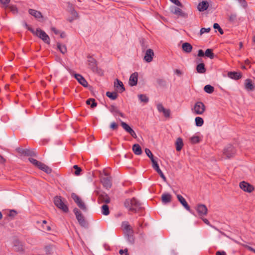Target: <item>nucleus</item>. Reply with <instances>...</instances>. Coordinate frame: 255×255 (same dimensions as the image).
<instances>
[{
  "mask_svg": "<svg viewBox=\"0 0 255 255\" xmlns=\"http://www.w3.org/2000/svg\"><path fill=\"white\" fill-rule=\"evenodd\" d=\"M124 207L128 209V212L136 213L141 212L144 209L142 204L135 197L127 199L124 203Z\"/></svg>",
  "mask_w": 255,
  "mask_h": 255,
  "instance_id": "nucleus-1",
  "label": "nucleus"
},
{
  "mask_svg": "<svg viewBox=\"0 0 255 255\" xmlns=\"http://www.w3.org/2000/svg\"><path fill=\"white\" fill-rule=\"evenodd\" d=\"M122 227L123 228L125 238L129 243L133 244L134 242V238L132 228L127 221L123 222Z\"/></svg>",
  "mask_w": 255,
  "mask_h": 255,
  "instance_id": "nucleus-2",
  "label": "nucleus"
},
{
  "mask_svg": "<svg viewBox=\"0 0 255 255\" xmlns=\"http://www.w3.org/2000/svg\"><path fill=\"white\" fill-rule=\"evenodd\" d=\"M87 58L88 59L87 63L88 68L94 73H97L99 75H102L103 74V71L101 69L98 68L97 60L94 58L92 56L89 54L87 55Z\"/></svg>",
  "mask_w": 255,
  "mask_h": 255,
  "instance_id": "nucleus-3",
  "label": "nucleus"
},
{
  "mask_svg": "<svg viewBox=\"0 0 255 255\" xmlns=\"http://www.w3.org/2000/svg\"><path fill=\"white\" fill-rule=\"evenodd\" d=\"M73 212L79 225L83 228H88L89 224L81 211L78 208H75Z\"/></svg>",
  "mask_w": 255,
  "mask_h": 255,
  "instance_id": "nucleus-4",
  "label": "nucleus"
},
{
  "mask_svg": "<svg viewBox=\"0 0 255 255\" xmlns=\"http://www.w3.org/2000/svg\"><path fill=\"white\" fill-rule=\"evenodd\" d=\"M32 34L42 39L44 43L48 44H50V39L49 36L44 31L42 30L40 28H36V30L35 31L34 30V33Z\"/></svg>",
  "mask_w": 255,
  "mask_h": 255,
  "instance_id": "nucleus-5",
  "label": "nucleus"
},
{
  "mask_svg": "<svg viewBox=\"0 0 255 255\" xmlns=\"http://www.w3.org/2000/svg\"><path fill=\"white\" fill-rule=\"evenodd\" d=\"M54 203L57 208L62 210L64 212H68V207L67 205L64 203L61 196H55L54 198Z\"/></svg>",
  "mask_w": 255,
  "mask_h": 255,
  "instance_id": "nucleus-6",
  "label": "nucleus"
},
{
  "mask_svg": "<svg viewBox=\"0 0 255 255\" xmlns=\"http://www.w3.org/2000/svg\"><path fill=\"white\" fill-rule=\"evenodd\" d=\"M97 195L98 196V203L108 204L110 203L111 199L106 192H102L100 193L99 191H97Z\"/></svg>",
  "mask_w": 255,
  "mask_h": 255,
  "instance_id": "nucleus-7",
  "label": "nucleus"
},
{
  "mask_svg": "<svg viewBox=\"0 0 255 255\" xmlns=\"http://www.w3.org/2000/svg\"><path fill=\"white\" fill-rule=\"evenodd\" d=\"M236 153V150L231 144L227 145L224 149L223 153L228 158L233 157Z\"/></svg>",
  "mask_w": 255,
  "mask_h": 255,
  "instance_id": "nucleus-8",
  "label": "nucleus"
},
{
  "mask_svg": "<svg viewBox=\"0 0 255 255\" xmlns=\"http://www.w3.org/2000/svg\"><path fill=\"white\" fill-rule=\"evenodd\" d=\"M192 110L196 114L202 115L205 111V106L202 102H197Z\"/></svg>",
  "mask_w": 255,
  "mask_h": 255,
  "instance_id": "nucleus-9",
  "label": "nucleus"
},
{
  "mask_svg": "<svg viewBox=\"0 0 255 255\" xmlns=\"http://www.w3.org/2000/svg\"><path fill=\"white\" fill-rule=\"evenodd\" d=\"M239 186L241 189L248 193H251L255 189L252 185L244 181L240 183Z\"/></svg>",
  "mask_w": 255,
  "mask_h": 255,
  "instance_id": "nucleus-10",
  "label": "nucleus"
},
{
  "mask_svg": "<svg viewBox=\"0 0 255 255\" xmlns=\"http://www.w3.org/2000/svg\"><path fill=\"white\" fill-rule=\"evenodd\" d=\"M196 210L199 216H206L208 213V209L205 205L199 204L197 205Z\"/></svg>",
  "mask_w": 255,
  "mask_h": 255,
  "instance_id": "nucleus-11",
  "label": "nucleus"
},
{
  "mask_svg": "<svg viewBox=\"0 0 255 255\" xmlns=\"http://www.w3.org/2000/svg\"><path fill=\"white\" fill-rule=\"evenodd\" d=\"M121 125L123 128L127 132H128L132 137H133L134 138H136L137 137L135 131L128 124L124 122H121Z\"/></svg>",
  "mask_w": 255,
  "mask_h": 255,
  "instance_id": "nucleus-12",
  "label": "nucleus"
},
{
  "mask_svg": "<svg viewBox=\"0 0 255 255\" xmlns=\"http://www.w3.org/2000/svg\"><path fill=\"white\" fill-rule=\"evenodd\" d=\"M177 198L178 201L180 203V204L184 207V208L187 210L188 211L191 213V210L190 209V206L188 205L187 202H186L185 198L181 195L177 194Z\"/></svg>",
  "mask_w": 255,
  "mask_h": 255,
  "instance_id": "nucleus-13",
  "label": "nucleus"
},
{
  "mask_svg": "<svg viewBox=\"0 0 255 255\" xmlns=\"http://www.w3.org/2000/svg\"><path fill=\"white\" fill-rule=\"evenodd\" d=\"M74 77L84 87H87L88 83L84 77L79 74H74Z\"/></svg>",
  "mask_w": 255,
  "mask_h": 255,
  "instance_id": "nucleus-14",
  "label": "nucleus"
},
{
  "mask_svg": "<svg viewBox=\"0 0 255 255\" xmlns=\"http://www.w3.org/2000/svg\"><path fill=\"white\" fill-rule=\"evenodd\" d=\"M228 76L233 80H238L242 77V73L241 72L230 71L228 72Z\"/></svg>",
  "mask_w": 255,
  "mask_h": 255,
  "instance_id": "nucleus-15",
  "label": "nucleus"
},
{
  "mask_svg": "<svg viewBox=\"0 0 255 255\" xmlns=\"http://www.w3.org/2000/svg\"><path fill=\"white\" fill-rule=\"evenodd\" d=\"M138 73L135 72L130 76L128 83L130 86H136L137 84Z\"/></svg>",
  "mask_w": 255,
  "mask_h": 255,
  "instance_id": "nucleus-16",
  "label": "nucleus"
},
{
  "mask_svg": "<svg viewBox=\"0 0 255 255\" xmlns=\"http://www.w3.org/2000/svg\"><path fill=\"white\" fill-rule=\"evenodd\" d=\"M152 167L158 173L163 180L164 181H166V178L160 169L157 161L154 162V163L152 164Z\"/></svg>",
  "mask_w": 255,
  "mask_h": 255,
  "instance_id": "nucleus-17",
  "label": "nucleus"
},
{
  "mask_svg": "<svg viewBox=\"0 0 255 255\" xmlns=\"http://www.w3.org/2000/svg\"><path fill=\"white\" fill-rule=\"evenodd\" d=\"M153 55L154 52L153 50L151 49H148L146 51L144 59L146 62L148 63L150 62L153 59Z\"/></svg>",
  "mask_w": 255,
  "mask_h": 255,
  "instance_id": "nucleus-18",
  "label": "nucleus"
},
{
  "mask_svg": "<svg viewBox=\"0 0 255 255\" xmlns=\"http://www.w3.org/2000/svg\"><path fill=\"white\" fill-rule=\"evenodd\" d=\"M114 87L119 90L120 93H122L125 91V88L123 82L118 79L115 80Z\"/></svg>",
  "mask_w": 255,
  "mask_h": 255,
  "instance_id": "nucleus-19",
  "label": "nucleus"
},
{
  "mask_svg": "<svg viewBox=\"0 0 255 255\" xmlns=\"http://www.w3.org/2000/svg\"><path fill=\"white\" fill-rule=\"evenodd\" d=\"M101 182L104 187L106 189H109L112 186V182L111 177H103L101 179Z\"/></svg>",
  "mask_w": 255,
  "mask_h": 255,
  "instance_id": "nucleus-20",
  "label": "nucleus"
},
{
  "mask_svg": "<svg viewBox=\"0 0 255 255\" xmlns=\"http://www.w3.org/2000/svg\"><path fill=\"white\" fill-rule=\"evenodd\" d=\"M28 13L38 20L39 18H43V15L41 12L37 11L35 9L29 8L28 9Z\"/></svg>",
  "mask_w": 255,
  "mask_h": 255,
  "instance_id": "nucleus-21",
  "label": "nucleus"
},
{
  "mask_svg": "<svg viewBox=\"0 0 255 255\" xmlns=\"http://www.w3.org/2000/svg\"><path fill=\"white\" fill-rule=\"evenodd\" d=\"M172 196L168 193H164L161 196L162 202L164 204H167L171 201Z\"/></svg>",
  "mask_w": 255,
  "mask_h": 255,
  "instance_id": "nucleus-22",
  "label": "nucleus"
},
{
  "mask_svg": "<svg viewBox=\"0 0 255 255\" xmlns=\"http://www.w3.org/2000/svg\"><path fill=\"white\" fill-rule=\"evenodd\" d=\"M109 111L115 116V114H119L121 117L123 118H125V115L121 112L118 108L114 105H111L110 107L108 108Z\"/></svg>",
  "mask_w": 255,
  "mask_h": 255,
  "instance_id": "nucleus-23",
  "label": "nucleus"
},
{
  "mask_svg": "<svg viewBox=\"0 0 255 255\" xmlns=\"http://www.w3.org/2000/svg\"><path fill=\"white\" fill-rule=\"evenodd\" d=\"M209 6V3L207 1H202L199 2L198 5V9L200 11H204L207 9Z\"/></svg>",
  "mask_w": 255,
  "mask_h": 255,
  "instance_id": "nucleus-24",
  "label": "nucleus"
},
{
  "mask_svg": "<svg viewBox=\"0 0 255 255\" xmlns=\"http://www.w3.org/2000/svg\"><path fill=\"white\" fill-rule=\"evenodd\" d=\"M245 88L248 91H253L254 90L255 86L250 79H247L245 82Z\"/></svg>",
  "mask_w": 255,
  "mask_h": 255,
  "instance_id": "nucleus-25",
  "label": "nucleus"
},
{
  "mask_svg": "<svg viewBox=\"0 0 255 255\" xmlns=\"http://www.w3.org/2000/svg\"><path fill=\"white\" fill-rule=\"evenodd\" d=\"M182 48L183 51L187 53L191 52L193 49L192 45L188 42L183 43L182 45Z\"/></svg>",
  "mask_w": 255,
  "mask_h": 255,
  "instance_id": "nucleus-26",
  "label": "nucleus"
},
{
  "mask_svg": "<svg viewBox=\"0 0 255 255\" xmlns=\"http://www.w3.org/2000/svg\"><path fill=\"white\" fill-rule=\"evenodd\" d=\"M14 250L16 252H22L24 251L23 245L18 240H16L14 243Z\"/></svg>",
  "mask_w": 255,
  "mask_h": 255,
  "instance_id": "nucleus-27",
  "label": "nucleus"
},
{
  "mask_svg": "<svg viewBox=\"0 0 255 255\" xmlns=\"http://www.w3.org/2000/svg\"><path fill=\"white\" fill-rule=\"evenodd\" d=\"M24 156L35 157L37 156V153L35 151L34 149L25 148L24 151Z\"/></svg>",
  "mask_w": 255,
  "mask_h": 255,
  "instance_id": "nucleus-28",
  "label": "nucleus"
},
{
  "mask_svg": "<svg viewBox=\"0 0 255 255\" xmlns=\"http://www.w3.org/2000/svg\"><path fill=\"white\" fill-rule=\"evenodd\" d=\"M196 69L198 73L203 74L206 71L205 65L203 62L199 63L197 66Z\"/></svg>",
  "mask_w": 255,
  "mask_h": 255,
  "instance_id": "nucleus-29",
  "label": "nucleus"
},
{
  "mask_svg": "<svg viewBox=\"0 0 255 255\" xmlns=\"http://www.w3.org/2000/svg\"><path fill=\"white\" fill-rule=\"evenodd\" d=\"M132 151L136 155H139L142 153L141 146L137 143L134 144L132 146Z\"/></svg>",
  "mask_w": 255,
  "mask_h": 255,
  "instance_id": "nucleus-30",
  "label": "nucleus"
},
{
  "mask_svg": "<svg viewBox=\"0 0 255 255\" xmlns=\"http://www.w3.org/2000/svg\"><path fill=\"white\" fill-rule=\"evenodd\" d=\"M176 149L177 151L181 150L183 146V140L181 137H178L175 142Z\"/></svg>",
  "mask_w": 255,
  "mask_h": 255,
  "instance_id": "nucleus-31",
  "label": "nucleus"
},
{
  "mask_svg": "<svg viewBox=\"0 0 255 255\" xmlns=\"http://www.w3.org/2000/svg\"><path fill=\"white\" fill-rule=\"evenodd\" d=\"M86 103L88 105H91V108L92 109L95 108L97 106V102H96L95 100L93 98L88 99L86 101Z\"/></svg>",
  "mask_w": 255,
  "mask_h": 255,
  "instance_id": "nucleus-32",
  "label": "nucleus"
},
{
  "mask_svg": "<svg viewBox=\"0 0 255 255\" xmlns=\"http://www.w3.org/2000/svg\"><path fill=\"white\" fill-rule=\"evenodd\" d=\"M106 96L112 100H116L118 96V95L116 92H106Z\"/></svg>",
  "mask_w": 255,
  "mask_h": 255,
  "instance_id": "nucleus-33",
  "label": "nucleus"
},
{
  "mask_svg": "<svg viewBox=\"0 0 255 255\" xmlns=\"http://www.w3.org/2000/svg\"><path fill=\"white\" fill-rule=\"evenodd\" d=\"M102 213L105 216H107L110 214L109 207L107 204H104L101 207Z\"/></svg>",
  "mask_w": 255,
  "mask_h": 255,
  "instance_id": "nucleus-34",
  "label": "nucleus"
},
{
  "mask_svg": "<svg viewBox=\"0 0 255 255\" xmlns=\"http://www.w3.org/2000/svg\"><path fill=\"white\" fill-rule=\"evenodd\" d=\"M145 152L147 156L150 158V159L151 161L152 164L154 163V162H156V160L154 158V156L150 151V150L148 148H145Z\"/></svg>",
  "mask_w": 255,
  "mask_h": 255,
  "instance_id": "nucleus-35",
  "label": "nucleus"
},
{
  "mask_svg": "<svg viewBox=\"0 0 255 255\" xmlns=\"http://www.w3.org/2000/svg\"><path fill=\"white\" fill-rule=\"evenodd\" d=\"M57 48L62 54H64L67 52V47L65 45L57 43Z\"/></svg>",
  "mask_w": 255,
  "mask_h": 255,
  "instance_id": "nucleus-36",
  "label": "nucleus"
},
{
  "mask_svg": "<svg viewBox=\"0 0 255 255\" xmlns=\"http://www.w3.org/2000/svg\"><path fill=\"white\" fill-rule=\"evenodd\" d=\"M205 56L210 58L211 59H213L215 56L213 52V49L210 48L207 49L205 52Z\"/></svg>",
  "mask_w": 255,
  "mask_h": 255,
  "instance_id": "nucleus-37",
  "label": "nucleus"
},
{
  "mask_svg": "<svg viewBox=\"0 0 255 255\" xmlns=\"http://www.w3.org/2000/svg\"><path fill=\"white\" fill-rule=\"evenodd\" d=\"M204 90L208 94H211L214 91V87L210 85H207L204 87Z\"/></svg>",
  "mask_w": 255,
  "mask_h": 255,
  "instance_id": "nucleus-38",
  "label": "nucleus"
},
{
  "mask_svg": "<svg viewBox=\"0 0 255 255\" xmlns=\"http://www.w3.org/2000/svg\"><path fill=\"white\" fill-rule=\"evenodd\" d=\"M201 140V138L197 135H194L190 138V140L192 144L198 143L200 142Z\"/></svg>",
  "mask_w": 255,
  "mask_h": 255,
  "instance_id": "nucleus-39",
  "label": "nucleus"
},
{
  "mask_svg": "<svg viewBox=\"0 0 255 255\" xmlns=\"http://www.w3.org/2000/svg\"><path fill=\"white\" fill-rule=\"evenodd\" d=\"M76 204L78 206V207L84 212H86L87 211V208L85 204L84 203V202L82 201V200L77 203Z\"/></svg>",
  "mask_w": 255,
  "mask_h": 255,
  "instance_id": "nucleus-40",
  "label": "nucleus"
},
{
  "mask_svg": "<svg viewBox=\"0 0 255 255\" xmlns=\"http://www.w3.org/2000/svg\"><path fill=\"white\" fill-rule=\"evenodd\" d=\"M195 122L197 127H201L204 124L203 119L200 117H196L195 119Z\"/></svg>",
  "mask_w": 255,
  "mask_h": 255,
  "instance_id": "nucleus-41",
  "label": "nucleus"
},
{
  "mask_svg": "<svg viewBox=\"0 0 255 255\" xmlns=\"http://www.w3.org/2000/svg\"><path fill=\"white\" fill-rule=\"evenodd\" d=\"M138 97L141 102L147 103L149 101V98L144 94L138 95Z\"/></svg>",
  "mask_w": 255,
  "mask_h": 255,
  "instance_id": "nucleus-42",
  "label": "nucleus"
},
{
  "mask_svg": "<svg viewBox=\"0 0 255 255\" xmlns=\"http://www.w3.org/2000/svg\"><path fill=\"white\" fill-rule=\"evenodd\" d=\"M71 197L76 204L82 200L80 197L75 193H72Z\"/></svg>",
  "mask_w": 255,
  "mask_h": 255,
  "instance_id": "nucleus-43",
  "label": "nucleus"
},
{
  "mask_svg": "<svg viewBox=\"0 0 255 255\" xmlns=\"http://www.w3.org/2000/svg\"><path fill=\"white\" fill-rule=\"evenodd\" d=\"M175 14L178 15V16L184 18L187 16V14L184 12H183L182 10L180 8H178V9L177 10L176 13Z\"/></svg>",
  "mask_w": 255,
  "mask_h": 255,
  "instance_id": "nucleus-44",
  "label": "nucleus"
},
{
  "mask_svg": "<svg viewBox=\"0 0 255 255\" xmlns=\"http://www.w3.org/2000/svg\"><path fill=\"white\" fill-rule=\"evenodd\" d=\"M73 168L75 169L74 174L76 176L80 175L82 171V169L79 167L77 165L73 166Z\"/></svg>",
  "mask_w": 255,
  "mask_h": 255,
  "instance_id": "nucleus-45",
  "label": "nucleus"
},
{
  "mask_svg": "<svg viewBox=\"0 0 255 255\" xmlns=\"http://www.w3.org/2000/svg\"><path fill=\"white\" fill-rule=\"evenodd\" d=\"M52 246L48 245L44 247V251L47 255H50L52 254Z\"/></svg>",
  "mask_w": 255,
  "mask_h": 255,
  "instance_id": "nucleus-46",
  "label": "nucleus"
},
{
  "mask_svg": "<svg viewBox=\"0 0 255 255\" xmlns=\"http://www.w3.org/2000/svg\"><path fill=\"white\" fill-rule=\"evenodd\" d=\"M213 28L215 29H217L221 34H223L224 33L223 30L221 28V27H220V25L218 23H214Z\"/></svg>",
  "mask_w": 255,
  "mask_h": 255,
  "instance_id": "nucleus-47",
  "label": "nucleus"
},
{
  "mask_svg": "<svg viewBox=\"0 0 255 255\" xmlns=\"http://www.w3.org/2000/svg\"><path fill=\"white\" fill-rule=\"evenodd\" d=\"M7 8H8L10 9V11H11L13 14H16L18 13V9L15 5H8V7Z\"/></svg>",
  "mask_w": 255,
  "mask_h": 255,
  "instance_id": "nucleus-48",
  "label": "nucleus"
},
{
  "mask_svg": "<svg viewBox=\"0 0 255 255\" xmlns=\"http://www.w3.org/2000/svg\"><path fill=\"white\" fill-rule=\"evenodd\" d=\"M156 82L160 86L164 87L166 85V81L162 79H157Z\"/></svg>",
  "mask_w": 255,
  "mask_h": 255,
  "instance_id": "nucleus-49",
  "label": "nucleus"
},
{
  "mask_svg": "<svg viewBox=\"0 0 255 255\" xmlns=\"http://www.w3.org/2000/svg\"><path fill=\"white\" fill-rule=\"evenodd\" d=\"M237 19V14L235 13L231 14L229 18V20L231 22H234Z\"/></svg>",
  "mask_w": 255,
  "mask_h": 255,
  "instance_id": "nucleus-50",
  "label": "nucleus"
},
{
  "mask_svg": "<svg viewBox=\"0 0 255 255\" xmlns=\"http://www.w3.org/2000/svg\"><path fill=\"white\" fill-rule=\"evenodd\" d=\"M23 24L28 30L30 31L32 33H34V29L32 28V27H31L30 26H29L28 25V24L25 21H23Z\"/></svg>",
  "mask_w": 255,
  "mask_h": 255,
  "instance_id": "nucleus-51",
  "label": "nucleus"
},
{
  "mask_svg": "<svg viewBox=\"0 0 255 255\" xmlns=\"http://www.w3.org/2000/svg\"><path fill=\"white\" fill-rule=\"evenodd\" d=\"M44 167L43 169V170H42V171L45 172L47 174H50L51 173L52 169L50 167H49L48 166H47L45 164H44Z\"/></svg>",
  "mask_w": 255,
  "mask_h": 255,
  "instance_id": "nucleus-52",
  "label": "nucleus"
},
{
  "mask_svg": "<svg viewBox=\"0 0 255 255\" xmlns=\"http://www.w3.org/2000/svg\"><path fill=\"white\" fill-rule=\"evenodd\" d=\"M211 28L210 27L209 28H201L200 31V34L202 35L204 33H208L210 31Z\"/></svg>",
  "mask_w": 255,
  "mask_h": 255,
  "instance_id": "nucleus-53",
  "label": "nucleus"
},
{
  "mask_svg": "<svg viewBox=\"0 0 255 255\" xmlns=\"http://www.w3.org/2000/svg\"><path fill=\"white\" fill-rule=\"evenodd\" d=\"M10 0H0V2L3 5L4 8H7L8 4L9 3Z\"/></svg>",
  "mask_w": 255,
  "mask_h": 255,
  "instance_id": "nucleus-54",
  "label": "nucleus"
},
{
  "mask_svg": "<svg viewBox=\"0 0 255 255\" xmlns=\"http://www.w3.org/2000/svg\"><path fill=\"white\" fill-rule=\"evenodd\" d=\"M162 113H163L165 117L168 118L170 117V111L169 109H165V110L162 112Z\"/></svg>",
  "mask_w": 255,
  "mask_h": 255,
  "instance_id": "nucleus-55",
  "label": "nucleus"
},
{
  "mask_svg": "<svg viewBox=\"0 0 255 255\" xmlns=\"http://www.w3.org/2000/svg\"><path fill=\"white\" fill-rule=\"evenodd\" d=\"M110 128L114 130H116L118 128V125L115 122H113L110 125Z\"/></svg>",
  "mask_w": 255,
  "mask_h": 255,
  "instance_id": "nucleus-56",
  "label": "nucleus"
},
{
  "mask_svg": "<svg viewBox=\"0 0 255 255\" xmlns=\"http://www.w3.org/2000/svg\"><path fill=\"white\" fill-rule=\"evenodd\" d=\"M119 254L120 255H129L128 249H125V250H120L119 251Z\"/></svg>",
  "mask_w": 255,
  "mask_h": 255,
  "instance_id": "nucleus-57",
  "label": "nucleus"
},
{
  "mask_svg": "<svg viewBox=\"0 0 255 255\" xmlns=\"http://www.w3.org/2000/svg\"><path fill=\"white\" fill-rule=\"evenodd\" d=\"M143 222H144V221L143 219L139 220V221L138 222L139 228H143L144 227V226H147V224L146 223H145L143 226Z\"/></svg>",
  "mask_w": 255,
  "mask_h": 255,
  "instance_id": "nucleus-58",
  "label": "nucleus"
},
{
  "mask_svg": "<svg viewBox=\"0 0 255 255\" xmlns=\"http://www.w3.org/2000/svg\"><path fill=\"white\" fill-rule=\"evenodd\" d=\"M157 109L159 112H162L165 108L161 104H158L157 105Z\"/></svg>",
  "mask_w": 255,
  "mask_h": 255,
  "instance_id": "nucleus-59",
  "label": "nucleus"
},
{
  "mask_svg": "<svg viewBox=\"0 0 255 255\" xmlns=\"http://www.w3.org/2000/svg\"><path fill=\"white\" fill-rule=\"evenodd\" d=\"M16 151L18 152L19 153L22 154V155H24V151H25V149L24 148H21V147H17L16 148Z\"/></svg>",
  "mask_w": 255,
  "mask_h": 255,
  "instance_id": "nucleus-60",
  "label": "nucleus"
},
{
  "mask_svg": "<svg viewBox=\"0 0 255 255\" xmlns=\"http://www.w3.org/2000/svg\"><path fill=\"white\" fill-rule=\"evenodd\" d=\"M179 7H177L175 6H172L170 7V11L171 13L173 14H175L177 12V10L178 9Z\"/></svg>",
  "mask_w": 255,
  "mask_h": 255,
  "instance_id": "nucleus-61",
  "label": "nucleus"
},
{
  "mask_svg": "<svg viewBox=\"0 0 255 255\" xmlns=\"http://www.w3.org/2000/svg\"><path fill=\"white\" fill-rule=\"evenodd\" d=\"M17 214V212L14 210H11L8 214V216L10 217H13Z\"/></svg>",
  "mask_w": 255,
  "mask_h": 255,
  "instance_id": "nucleus-62",
  "label": "nucleus"
},
{
  "mask_svg": "<svg viewBox=\"0 0 255 255\" xmlns=\"http://www.w3.org/2000/svg\"><path fill=\"white\" fill-rule=\"evenodd\" d=\"M245 8L247 6V2L246 0H237Z\"/></svg>",
  "mask_w": 255,
  "mask_h": 255,
  "instance_id": "nucleus-63",
  "label": "nucleus"
},
{
  "mask_svg": "<svg viewBox=\"0 0 255 255\" xmlns=\"http://www.w3.org/2000/svg\"><path fill=\"white\" fill-rule=\"evenodd\" d=\"M71 14L72 15V17L74 18V19H75L76 18H77L78 16V14L77 12L74 9H73L72 10H71Z\"/></svg>",
  "mask_w": 255,
  "mask_h": 255,
  "instance_id": "nucleus-64",
  "label": "nucleus"
}]
</instances>
